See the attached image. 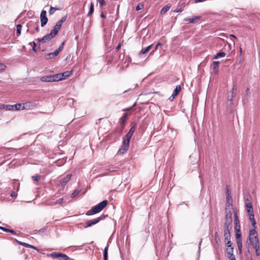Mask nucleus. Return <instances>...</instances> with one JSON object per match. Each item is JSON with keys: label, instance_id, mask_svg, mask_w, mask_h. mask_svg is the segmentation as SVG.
Segmentation results:
<instances>
[{"label": "nucleus", "instance_id": "1", "mask_svg": "<svg viewBox=\"0 0 260 260\" xmlns=\"http://www.w3.org/2000/svg\"><path fill=\"white\" fill-rule=\"evenodd\" d=\"M58 31L56 30L54 27L51 31L50 33L45 35L41 39H38V42H42L43 43H46L52 40L55 36L58 34Z\"/></svg>", "mask_w": 260, "mask_h": 260}, {"label": "nucleus", "instance_id": "2", "mask_svg": "<svg viewBox=\"0 0 260 260\" xmlns=\"http://www.w3.org/2000/svg\"><path fill=\"white\" fill-rule=\"evenodd\" d=\"M22 107L21 104H16L14 105H0V109H6L7 110H20Z\"/></svg>", "mask_w": 260, "mask_h": 260}, {"label": "nucleus", "instance_id": "3", "mask_svg": "<svg viewBox=\"0 0 260 260\" xmlns=\"http://www.w3.org/2000/svg\"><path fill=\"white\" fill-rule=\"evenodd\" d=\"M108 204V201L104 200L92 208L93 213H97L101 211Z\"/></svg>", "mask_w": 260, "mask_h": 260}, {"label": "nucleus", "instance_id": "4", "mask_svg": "<svg viewBox=\"0 0 260 260\" xmlns=\"http://www.w3.org/2000/svg\"><path fill=\"white\" fill-rule=\"evenodd\" d=\"M236 88L235 87V85H233L232 89L230 91L228 95V104L229 105L231 106L233 105V98L235 97L236 95Z\"/></svg>", "mask_w": 260, "mask_h": 260}, {"label": "nucleus", "instance_id": "5", "mask_svg": "<svg viewBox=\"0 0 260 260\" xmlns=\"http://www.w3.org/2000/svg\"><path fill=\"white\" fill-rule=\"evenodd\" d=\"M57 76H56V74L52 75H47L43 76L41 78L40 80L42 82H56L58 81V78H57Z\"/></svg>", "mask_w": 260, "mask_h": 260}, {"label": "nucleus", "instance_id": "6", "mask_svg": "<svg viewBox=\"0 0 260 260\" xmlns=\"http://www.w3.org/2000/svg\"><path fill=\"white\" fill-rule=\"evenodd\" d=\"M129 142L127 141V140L125 139V138H123L122 145L121 148L118 150L117 154H121L124 153L129 147Z\"/></svg>", "mask_w": 260, "mask_h": 260}, {"label": "nucleus", "instance_id": "7", "mask_svg": "<svg viewBox=\"0 0 260 260\" xmlns=\"http://www.w3.org/2000/svg\"><path fill=\"white\" fill-rule=\"evenodd\" d=\"M105 217V216L104 215H102L100 217H98L96 219H94L92 220H88L86 222V225H85L84 227L85 228H87L89 226H91L93 225H94L98 222H99L101 220L104 219Z\"/></svg>", "mask_w": 260, "mask_h": 260}, {"label": "nucleus", "instance_id": "8", "mask_svg": "<svg viewBox=\"0 0 260 260\" xmlns=\"http://www.w3.org/2000/svg\"><path fill=\"white\" fill-rule=\"evenodd\" d=\"M50 256L52 258H60L61 260H69V257L66 254L61 253L52 252L50 254Z\"/></svg>", "mask_w": 260, "mask_h": 260}, {"label": "nucleus", "instance_id": "9", "mask_svg": "<svg viewBox=\"0 0 260 260\" xmlns=\"http://www.w3.org/2000/svg\"><path fill=\"white\" fill-rule=\"evenodd\" d=\"M232 213L231 211L229 212H226L225 222L223 226L224 227H232L231 223L232 222Z\"/></svg>", "mask_w": 260, "mask_h": 260}, {"label": "nucleus", "instance_id": "10", "mask_svg": "<svg viewBox=\"0 0 260 260\" xmlns=\"http://www.w3.org/2000/svg\"><path fill=\"white\" fill-rule=\"evenodd\" d=\"M72 73V71H66L61 73L56 74L57 78H58V81L62 80L70 77Z\"/></svg>", "mask_w": 260, "mask_h": 260}, {"label": "nucleus", "instance_id": "11", "mask_svg": "<svg viewBox=\"0 0 260 260\" xmlns=\"http://www.w3.org/2000/svg\"><path fill=\"white\" fill-rule=\"evenodd\" d=\"M22 107L21 109H34L36 108L38 106V104L34 102H26L25 103L21 104Z\"/></svg>", "mask_w": 260, "mask_h": 260}, {"label": "nucleus", "instance_id": "12", "mask_svg": "<svg viewBox=\"0 0 260 260\" xmlns=\"http://www.w3.org/2000/svg\"><path fill=\"white\" fill-rule=\"evenodd\" d=\"M41 18V26L42 27L44 26L48 22V18L46 16V11L45 10H42L40 14Z\"/></svg>", "mask_w": 260, "mask_h": 260}, {"label": "nucleus", "instance_id": "13", "mask_svg": "<svg viewBox=\"0 0 260 260\" xmlns=\"http://www.w3.org/2000/svg\"><path fill=\"white\" fill-rule=\"evenodd\" d=\"M249 241L251 245L253 247H255L257 248L258 245H259L258 238L257 236H249Z\"/></svg>", "mask_w": 260, "mask_h": 260}, {"label": "nucleus", "instance_id": "14", "mask_svg": "<svg viewBox=\"0 0 260 260\" xmlns=\"http://www.w3.org/2000/svg\"><path fill=\"white\" fill-rule=\"evenodd\" d=\"M128 119V114L127 113H124L120 119L119 122L120 123L121 128L123 129L125 126V123Z\"/></svg>", "mask_w": 260, "mask_h": 260}, {"label": "nucleus", "instance_id": "15", "mask_svg": "<svg viewBox=\"0 0 260 260\" xmlns=\"http://www.w3.org/2000/svg\"><path fill=\"white\" fill-rule=\"evenodd\" d=\"M136 130V124L132 126L129 129L128 132L126 135L125 139L127 140L128 142H129L131 138H132L134 132Z\"/></svg>", "mask_w": 260, "mask_h": 260}, {"label": "nucleus", "instance_id": "16", "mask_svg": "<svg viewBox=\"0 0 260 260\" xmlns=\"http://www.w3.org/2000/svg\"><path fill=\"white\" fill-rule=\"evenodd\" d=\"M201 18V16H193V17L190 18H185L184 19V21L188 22L189 23H195L198 21L200 20Z\"/></svg>", "mask_w": 260, "mask_h": 260}, {"label": "nucleus", "instance_id": "17", "mask_svg": "<svg viewBox=\"0 0 260 260\" xmlns=\"http://www.w3.org/2000/svg\"><path fill=\"white\" fill-rule=\"evenodd\" d=\"M67 19V16L63 17L59 21H58L54 27L58 31L60 29L63 22H64Z\"/></svg>", "mask_w": 260, "mask_h": 260}, {"label": "nucleus", "instance_id": "18", "mask_svg": "<svg viewBox=\"0 0 260 260\" xmlns=\"http://www.w3.org/2000/svg\"><path fill=\"white\" fill-rule=\"evenodd\" d=\"M181 90V87L180 85H177L176 86V88H175L174 92L172 95L170 97L169 100L170 101H172L174 98L179 93Z\"/></svg>", "mask_w": 260, "mask_h": 260}, {"label": "nucleus", "instance_id": "19", "mask_svg": "<svg viewBox=\"0 0 260 260\" xmlns=\"http://www.w3.org/2000/svg\"><path fill=\"white\" fill-rule=\"evenodd\" d=\"M249 215V219L251 222L253 227H254L256 224V221L254 219L253 212L248 213Z\"/></svg>", "mask_w": 260, "mask_h": 260}, {"label": "nucleus", "instance_id": "20", "mask_svg": "<svg viewBox=\"0 0 260 260\" xmlns=\"http://www.w3.org/2000/svg\"><path fill=\"white\" fill-rule=\"evenodd\" d=\"M219 64V62L218 61H214L212 63L213 72L215 74L218 73Z\"/></svg>", "mask_w": 260, "mask_h": 260}, {"label": "nucleus", "instance_id": "21", "mask_svg": "<svg viewBox=\"0 0 260 260\" xmlns=\"http://www.w3.org/2000/svg\"><path fill=\"white\" fill-rule=\"evenodd\" d=\"M232 227H224L223 226L224 230V237H231L230 230Z\"/></svg>", "mask_w": 260, "mask_h": 260}, {"label": "nucleus", "instance_id": "22", "mask_svg": "<svg viewBox=\"0 0 260 260\" xmlns=\"http://www.w3.org/2000/svg\"><path fill=\"white\" fill-rule=\"evenodd\" d=\"M20 244L22 246H23L25 247L33 248L37 251H39V249L37 247H35L28 243L25 242H20Z\"/></svg>", "mask_w": 260, "mask_h": 260}, {"label": "nucleus", "instance_id": "23", "mask_svg": "<svg viewBox=\"0 0 260 260\" xmlns=\"http://www.w3.org/2000/svg\"><path fill=\"white\" fill-rule=\"evenodd\" d=\"M153 44H151L146 48H142L140 51V55L145 54L147 53L149 50L151 48Z\"/></svg>", "mask_w": 260, "mask_h": 260}, {"label": "nucleus", "instance_id": "24", "mask_svg": "<svg viewBox=\"0 0 260 260\" xmlns=\"http://www.w3.org/2000/svg\"><path fill=\"white\" fill-rule=\"evenodd\" d=\"M171 7V4H168L166 6H165V7H164L160 10V14L163 15L165 13H166L170 9Z\"/></svg>", "mask_w": 260, "mask_h": 260}, {"label": "nucleus", "instance_id": "25", "mask_svg": "<svg viewBox=\"0 0 260 260\" xmlns=\"http://www.w3.org/2000/svg\"><path fill=\"white\" fill-rule=\"evenodd\" d=\"M234 218H235V230H237V228L238 227L240 228V222L238 219L237 213H234Z\"/></svg>", "mask_w": 260, "mask_h": 260}, {"label": "nucleus", "instance_id": "26", "mask_svg": "<svg viewBox=\"0 0 260 260\" xmlns=\"http://www.w3.org/2000/svg\"><path fill=\"white\" fill-rule=\"evenodd\" d=\"M226 54L224 52H220L217 53L213 57V59H217L220 57H223L225 56Z\"/></svg>", "mask_w": 260, "mask_h": 260}, {"label": "nucleus", "instance_id": "27", "mask_svg": "<svg viewBox=\"0 0 260 260\" xmlns=\"http://www.w3.org/2000/svg\"><path fill=\"white\" fill-rule=\"evenodd\" d=\"M246 207L247 208L248 213H250L251 212H253V208H252V205L250 202L246 203Z\"/></svg>", "mask_w": 260, "mask_h": 260}, {"label": "nucleus", "instance_id": "28", "mask_svg": "<svg viewBox=\"0 0 260 260\" xmlns=\"http://www.w3.org/2000/svg\"><path fill=\"white\" fill-rule=\"evenodd\" d=\"M249 236H257V232L255 231V226L252 229L249 230Z\"/></svg>", "mask_w": 260, "mask_h": 260}, {"label": "nucleus", "instance_id": "29", "mask_svg": "<svg viewBox=\"0 0 260 260\" xmlns=\"http://www.w3.org/2000/svg\"><path fill=\"white\" fill-rule=\"evenodd\" d=\"M236 241H237V244L238 249L240 251V252H241L242 248V239L236 240Z\"/></svg>", "mask_w": 260, "mask_h": 260}, {"label": "nucleus", "instance_id": "30", "mask_svg": "<svg viewBox=\"0 0 260 260\" xmlns=\"http://www.w3.org/2000/svg\"><path fill=\"white\" fill-rule=\"evenodd\" d=\"M94 11V5L92 3H91L90 5L89 11L87 14V16H90L93 12Z\"/></svg>", "mask_w": 260, "mask_h": 260}, {"label": "nucleus", "instance_id": "31", "mask_svg": "<svg viewBox=\"0 0 260 260\" xmlns=\"http://www.w3.org/2000/svg\"><path fill=\"white\" fill-rule=\"evenodd\" d=\"M108 245L105 247L104 251V260H108Z\"/></svg>", "mask_w": 260, "mask_h": 260}, {"label": "nucleus", "instance_id": "32", "mask_svg": "<svg viewBox=\"0 0 260 260\" xmlns=\"http://www.w3.org/2000/svg\"><path fill=\"white\" fill-rule=\"evenodd\" d=\"M81 191V189H76L71 194V197L72 198L75 197L77 195L79 194V193Z\"/></svg>", "mask_w": 260, "mask_h": 260}, {"label": "nucleus", "instance_id": "33", "mask_svg": "<svg viewBox=\"0 0 260 260\" xmlns=\"http://www.w3.org/2000/svg\"><path fill=\"white\" fill-rule=\"evenodd\" d=\"M56 10H59V9L58 8H55V7H50V9L49 11V15H52L54 13V12L56 11Z\"/></svg>", "mask_w": 260, "mask_h": 260}, {"label": "nucleus", "instance_id": "34", "mask_svg": "<svg viewBox=\"0 0 260 260\" xmlns=\"http://www.w3.org/2000/svg\"><path fill=\"white\" fill-rule=\"evenodd\" d=\"M144 5L142 3H139L136 7V11H139L144 8Z\"/></svg>", "mask_w": 260, "mask_h": 260}, {"label": "nucleus", "instance_id": "35", "mask_svg": "<svg viewBox=\"0 0 260 260\" xmlns=\"http://www.w3.org/2000/svg\"><path fill=\"white\" fill-rule=\"evenodd\" d=\"M21 27H22V25L20 24H17L16 26V28H17L16 33H17V35L18 36H19L21 34Z\"/></svg>", "mask_w": 260, "mask_h": 260}, {"label": "nucleus", "instance_id": "36", "mask_svg": "<svg viewBox=\"0 0 260 260\" xmlns=\"http://www.w3.org/2000/svg\"><path fill=\"white\" fill-rule=\"evenodd\" d=\"M236 231H237L236 234V240L242 239H241V234L240 233V230L238 229L237 228Z\"/></svg>", "mask_w": 260, "mask_h": 260}, {"label": "nucleus", "instance_id": "37", "mask_svg": "<svg viewBox=\"0 0 260 260\" xmlns=\"http://www.w3.org/2000/svg\"><path fill=\"white\" fill-rule=\"evenodd\" d=\"M161 44L160 43H157L155 47H154V48L153 49V50L150 52V54H149V56L150 55H152L153 54L154 52L157 49V48L159 46H161Z\"/></svg>", "mask_w": 260, "mask_h": 260}, {"label": "nucleus", "instance_id": "38", "mask_svg": "<svg viewBox=\"0 0 260 260\" xmlns=\"http://www.w3.org/2000/svg\"><path fill=\"white\" fill-rule=\"evenodd\" d=\"M6 69V66L4 63L0 62V72H4Z\"/></svg>", "mask_w": 260, "mask_h": 260}, {"label": "nucleus", "instance_id": "39", "mask_svg": "<svg viewBox=\"0 0 260 260\" xmlns=\"http://www.w3.org/2000/svg\"><path fill=\"white\" fill-rule=\"evenodd\" d=\"M53 57H54L52 53H48L47 54H46L45 56V58L46 59H49L52 58Z\"/></svg>", "mask_w": 260, "mask_h": 260}, {"label": "nucleus", "instance_id": "40", "mask_svg": "<svg viewBox=\"0 0 260 260\" xmlns=\"http://www.w3.org/2000/svg\"><path fill=\"white\" fill-rule=\"evenodd\" d=\"M233 249H234V247L227 248L226 250H227L228 255H231V254H233Z\"/></svg>", "mask_w": 260, "mask_h": 260}, {"label": "nucleus", "instance_id": "41", "mask_svg": "<svg viewBox=\"0 0 260 260\" xmlns=\"http://www.w3.org/2000/svg\"><path fill=\"white\" fill-rule=\"evenodd\" d=\"M253 248L255 249V251H256V254L257 256L259 255H260V251H259V246L258 245V247L257 248L255 247H253Z\"/></svg>", "mask_w": 260, "mask_h": 260}, {"label": "nucleus", "instance_id": "42", "mask_svg": "<svg viewBox=\"0 0 260 260\" xmlns=\"http://www.w3.org/2000/svg\"><path fill=\"white\" fill-rule=\"evenodd\" d=\"M64 44H65V42H64V41H63V42L61 44V45H60V46L58 47V48L57 49V50L60 52V51L63 49V47H64Z\"/></svg>", "mask_w": 260, "mask_h": 260}, {"label": "nucleus", "instance_id": "43", "mask_svg": "<svg viewBox=\"0 0 260 260\" xmlns=\"http://www.w3.org/2000/svg\"><path fill=\"white\" fill-rule=\"evenodd\" d=\"M226 245L228 246V248H231L232 247V243L231 241H228L227 242L225 243Z\"/></svg>", "mask_w": 260, "mask_h": 260}, {"label": "nucleus", "instance_id": "44", "mask_svg": "<svg viewBox=\"0 0 260 260\" xmlns=\"http://www.w3.org/2000/svg\"><path fill=\"white\" fill-rule=\"evenodd\" d=\"M99 2L101 6H103L106 5V2L104 0H97Z\"/></svg>", "mask_w": 260, "mask_h": 260}, {"label": "nucleus", "instance_id": "45", "mask_svg": "<svg viewBox=\"0 0 260 260\" xmlns=\"http://www.w3.org/2000/svg\"><path fill=\"white\" fill-rule=\"evenodd\" d=\"M62 201H63L62 198L59 199L58 200L56 201L53 204L56 205V204H60L61 203H62Z\"/></svg>", "mask_w": 260, "mask_h": 260}, {"label": "nucleus", "instance_id": "46", "mask_svg": "<svg viewBox=\"0 0 260 260\" xmlns=\"http://www.w3.org/2000/svg\"><path fill=\"white\" fill-rule=\"evenodd\" d=\"M228 257L230 260H236L235 256V255L234 254L228 255Z\"/></svg>", "mask_w": 260, "mask_h": 260}, {"label": "nucleus", "instance_id": "47", "mask_svg": "<svg viewBox=\"0 0 260 260\" xmlns=\"http://www.w3.org/2000/svg\"><path fill=\"white\" fill-rule=\"evenodd\" d=\"M59 52H60V51H58L57 49L54 52L52 53V54H53L54 57H55L59 54Z\"/></svg>", "mask_w": 260, "mask_h": 260}, {"label": "nucleus", "instance_id": "48", "mask_svg": "<svg viewBox=\"0 0 260 260\" xmlns=\"http://www.w3.org/2000/svg\"><path fill=\"white\" fill-rule=\"evenodd\" d=\"M32 43H33L32 50L35 52H37V50H36L37 45L35 42H32Z\"/></svg>", "mask_w": 260, "mask_h": 260}, {"label": "nucleus", "instance_id": "49", "mask_svg": "<svg viewBox=\"0 0 260 260\" xmlns=\"http://www.w3.org/2000/svg\"><path fill=\"white\" fill-rule=\"evenodd\" d=\"M183 11V9L182 8H177L175 10H174V12H181L182 11Z\"/></svg>", "mask_w": 260, "mask_h": 260}, {"label": "nucleus", "instance_id": "50", "mask_svg": "<svg viewBox=\"0 0 260 260\" xmlns=\"http://www.w3.org/2000/svg\"><path fill=\"white\" fill-rule=\"evenodd\" d=\"M93 212H92V209L90 210H89L86 213V215H88V216H89V215H91L92 214Z\"/></svg>", "mask_w": 260, "mask_h": 260}, {"label": "nucleus", "instance_id": "51", "mask_svg": "<svg viewBox=\"0 0 260 260\" xmlns=\"http://www.w3.org/2000/svg\"><path fill=\"white\" fill-rule=\"evenodd\" d=\"M227 193L228 194L227 196L226 200L228 203H230V199H231V197L229 194V190H227Z\"/></svg>", "mask_w": 260, "mask_h": 260}, {"label": "nucleus", "instance_id": "52", "mask_svg": "<svg viewBox=\"0 0 260 260\" xmlns=\"http://www.w3.org/2000/svg\"><path fill=\"white\" fill-rule=\"evenodd\" d=\"M0 229L5 231V232H9V229H7L6 228H4V227H2V226H0Z\"/></svg>", "mask_w": 260, "mask_h": 260}, {"label": "nucleus", "instance_id": "53", "mask_svg": "<svg viewBox=\"0 0 260 260\" xmlns=\"http://www.w3.org/2000/svg\"><path fill=\"white\" fill-rule=\"evenodd\" d=\"M68 101L69 102V104H74V100L73 99H72V98L69 99H68Z\"/></svg>", "mask_w": 260, "mask_h": 260}, {"label": "nucleus", "instance_id": "54", "mask_svg": "<svg viewBox=\"0 0 260 260\" xmlns=\"http://www.w3.org/2000/svg\"><path fill=\"white\" fill-rule=\"evenodd\" d=\"M72 174L71 173H68L66 175V179H70Z\"/></svg>", "mask_w": 260, "mask_h": 260}, {"label": "nucleus", "instance_id": "55", "mask_svg": "<svg viewBox=\"0 0 260 260\" xmlns=\"http://www.w3.org/2000/svg\"><path fill=\"white\" fill-rule=\"evenodd\" d=\"M9 232L11 233L13 235H16L17 234L16 232L15 231L13 230H10V229L9 230Z\"/></svg>", "mask_w": 260, "mask_h": 260}, {"label": "nucleus", "instance_id": "56", "mask_svg": "<svg viewBox=\"0 0 260 260\" xmlns=\"http://www.w3.org/2000/svg\"><path fill=\"white\" fill-rule=\"evenodd\" d=\"M121 43L118 44V45L116 47V51L119 50L120 49V48H121Z\"/></svg>", "mask_w": 260, "mask_h": 260}, {"label": "nucleus", "instance_id": "57", "mask_svg": "<svg viewBox=\"0 0 260 260\" xmlns=\"http://www.w3.org/2000/svg\"><path fill=\"white\" fill-rule=\"evenodd\" d=\"M31 179H40V177L39 175H34L31 177Z\"/></svg>", "mask_w": 260, "mask_h": 260}, {"label": "nucleus", "instance_id": "58", "mask_svg": "<svg viewBox=\"0 0 260 260\" xmlns=\"http://www.w3.org/2000/svg\"><path fill=\"white\" fill-rule=\"evenodd\" d=\"M225 242H227L228 241H231V237H224Z\"/></svg>", "mask_w": 260, "mask_h": 260}, {"label": "nucleus", "instance_id": "59", "mask_svg": "<svg viewBox=\"0 0 260 260\" xmlns=\"http://www.w3.org/2000/svg\"><path fill=\"white\" fill-rule=\"evenodd\" d=\"M10 196L12 197H16V194H15V193L14 192H12L10 194Z\"/></svg>", "mask_w": 260, "mask_h": 260}, {"label": "nucleus", "instance_id": "60", "mask_svg": "<svg viewBox=\"0 0 260 260\" xmlns=\"http://www.w3.org/2000/svg\"><path fill=\"white\" fill-rule=\"evenodd\" d=\"M206 0H195L194 2L196 3H199V2H203L205 1Z\"/></svg>", "mask_w": 260, "mask_h": 260}, {"label": "nucleus", "instance_id": "61", "mask_svg": "<svg viewBox=\"0 0 260 260\" xmlns=\"http://www.w3.org/2000/svg\"><path fill=\"white\" fill-rule=\"evenodd\" d=\"M101 17L104 18H106V15H105L103 13H101Z\"/></svg>", "mask_w": 260, "mask_h": 260}, {"label": "nucleus", "instance_id": "62", "mask_svg": "<svg viewBox=\"0 0 260 260\" xmlns=\"http://www.w3.org/2000/svg\"><path fill=\"white\" fill-rule=\"evenodd\" d=\"M249 90H250V89H249V88H247L246 89V91H245V92H246V94H248V93H249Z\"/></svg>", "mask_w": 260, "mask_h": 260}, {"label": "nucleus", "instance_id": "63", "mask_svg": "<svg viewBox=\"0 0 260 260\" xmlns=\"http://www.w3.org/2000/svg\"><path fill=\"white\" fill-rule=\"evenodd\" d=\"M230 37H232V38H234V39H237V38H236V37L235 35H230Z\"/></svg>", "mask_w": 260, "mask_h": 260}, {"label": "nucleus", "instance_id": "64", "mask_svg": "<svg viewBox=\"0 0 260 260\" xmlns=\"http://www.w3.org/2000/svg\"><path fill=\"white\" fill-rule=\"evenodd\" d=\"M36 30L37 31V32H39L40 31V28L39 27V26H37L36 28Z\"/></svg>", "mask_w": 260, "mask_h": 260}]
</instances>
